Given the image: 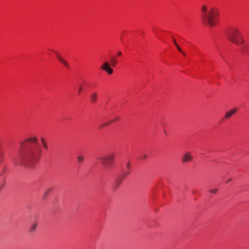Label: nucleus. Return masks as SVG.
<instances>
[{
    "label": "nucleus",
    "instance_id": "a211bd4d",
    "mask_svg": "<svg viewBox=\"0 0 249 249\" xmlns=\"http://www.w3.org/2000/svg\"><path fill=\"white\" fill-rule=\"evenodd\" d=\"M174 43H175V45H176V46L177 47L178 50L180 52L182 53L184 56H185V54L183 52H182V51H181V48H180V47L178 46V45L177 44V43L176 42L175 40H174Z\"/></svg>",
    "mask_w": 249,
    "mask_h": 249
},
{
    "label": "nucleus",
    "instance_id": "f03ea898",
    "mask_svg": "<svg viewBox=\"0 0 249 249\" xmlns=\"http://www.w3.org/2000/svg\"><path fill=\"white\" fill-rule=\"evenodd\" d=\"M218 12L216 9L212 8L208 11L206 5H203L201 7V19L205 24L210 27L214 26L217 22Z\"/></svg>",
    "mask_w": 249,
    "mask_h": 249
},
{
    "label": "nucleus",
    "instance_id": "dca6fc26",
    "mask_svg": "<svg viewBox=\"0 0 249 249\" xmlns=\"http://www.w3.org/2000/svg\"><path fill=\"white\" fill-rule=\"evenodd\" d=\"M52 188H49L44 194L42 199H45L47 196L49 194V193L52 190Z\"/></svg>",
    "mask_w": 249,
    "mask_h": 249
},
{
    "label": "nucleus",
    "instance_id": "9d476101",
    "mask_svg": "<svg viewBox=\"0 0 249 249\" xmlns=\"http://www.w3.org/2000/svg\"><path fill=\"white\" fill-rule=\"evenodd\" d=\"M55 53L56 55V57H57V59H58V60L61 63H62L65 67L69 68V65L68 63H67V62L66 60H65L64 59H63L57 53L55 52Z\"/></svg>",
    "mask_w": 249,
    "mask_h": 249
},
{
    "label": "nucleus",
    "instance_id": "20e7f679",
    "mask_svg": "<svg viewBox=\"0 0 249 249\" xmlns=\"http://www.w3.org/2000/svg\"><path fill=\"white\" fill-rule=\"evenodd\" d=\"M115 155L113 153H109L103 157H98L97 159L101 160V163L106 169H109L114 160Z\"/></svg>",
    "mask_w": 249,
    "mask_h": 249
},
{
    "label": "nucleus",
    "instance_id": "aec40b11",
    "mask_svg": "<svg viewBox=\"0 0 249 249\" xmlns=\"http://www.w3.org/2000/svg\"><path fill=\"white\" fill-rule=\"evenodd\" d=\"M84 158L83 156H79L77 157V160L79 163H82L84 161Z\"/></svg>",
    "mask_w": 249,
    "mask_h": 249
},
{
    "label": "nucleus",
    "instance_id": "0eeeda50",
    "mask_svg": "<svg viewBox=\"0 0 249 249\" xmlns=\"http://www.w3.org/2000/svg\"><path fill=\"white\" fill-rule=\"evenodd\" d=\"M193 159L191 152H186L181 158V161L183 163L190 161Z\"/></svg>",
    "mask_w": 249,
    "mask_h": 249
},
{
    "label": "nucleus",
    "instance_id": "f3484780",
    "mask_svg": "<svg viewBox=\"0 0 249 249\" xmlns=\"http://www.w3.org/2000/svg\"><path fill=\"white\" fill-rule=\"evenodd\" d=\"M130 166H131V164L130 163V162H128L126 165V169L125 168H124L123 169V171H124V170H125V171H129V173H130Z\"/></svg>",
    "mask_w": 249,
    "mask_h": 249
},
{
    "label": "nucleus",
    "instance_id": "412c9836",
    "mask_svg": "<svg viewBox=\"0 0 249 249\" xmlns=\"http://www.w3.org/2000/svg\"><path fill=\"white\" fill-rule=\"evenodd\" d=\"M209 192L211 193L216 194L218 192V189L216 188L210 189Z\"/></svg>",
    "mask_w": 249,
    "mask_h": 249
},
{
    "label": "nucleus",
    "instance_id": "423d86ee",
    "mask_svg": "<svg viewBox=\"0 0 249 249\" xmlns=\"http://www.w3.org/2000/svg\"><path fill=\"white\" fill-rule=\"evenodd\" d=\"M101 69L107 72L109 74L113 73V70L110 68L108 62H105L101 66Z\"/></svg>",
    "mask_w": 249,
    "mask_h": 249
},
{
    "label": "nucleus",
    "instance_id": "393cba45",
    "mask_svg": "<svg viewBox=\"0 0 249 249\" xmlns=\"http://www.w3.org/2000/svg\"><path fill=\"white\" fill-rule=\"evenodd\" d=\"M121 54H122V53H121V52H119L118 53V55L119 56H121Z\"/></svg>",
    "mask_w": 249,
    "mask_h": 249
},
{
    "label": "nucleus",
    "instance_id": "1a4fd4ad",
    "mask_svg": "<svg viewBox=\"0 0 249 249\" xmlns=\"http://www.w3.org/2000/svg\"><path fill=\"white\" fill-rule=\"evenodd\" d=\"M89 100L91 103L96 102L98 100V93L96 92H92L90 94Z\"/></svg>",
    "mask_w": 249,
    "mask_h": 249
},
{
    "label": "nucleus",
    "instance_id": "f8f14e48",
    "mask_svg": "<svg viewBox=\"0 0 249 249\" xmlns=\"http://www.w3.org/2000/svg\"><path fill=\"white\" fill-rule=\"evenodd\" d=\"M118 120V118H116L114 120H113L112 121H109L107 123H104V124H100L99 126V129H102V128H103L104 127H106L107 126V125H108V124H110L114 122V121H116Z\"/></svg>",
    "mask_w": 249,
    "mask_h": 249
},
{
    "label": "nucleus",
    "instance_id": "39448f33",
    "mask_svg": "<svg viewBox=\"0 0 249 249\" xmlns=\"http://www.w3.org/2000/svg\"><path fill=\"white\" fill-rule=\"evenodd\" d=\"M129 174V171L124 170V172L120 175L118 176L114 182L113 184L114 189H117L118 187L121 184L124 178Z\"/></svg>",
    "mask_w": 249,
    "mask_h": 249
},
{
    "label": "nucleus",
    "instance_id": "7ed1b4c3",
    "mask_svg": "<svg viewBox=\"0 0 249 249\" xmlns=\"http://www.w3.org/2000/svg\"><path fill=\"white\" fill-rule=\"evenodd\" d=\"M226 36L230 41L237 45H241L244 42L241 32L236 26L229 28L226 32Z\"/></svg>",
    "mask_w": 249,
    "mask_h": 249
},
{
    "label": "nucleus",
    "instance_id": "9b49d317",
    "mask_svg": "<svg viewBox=\"0 0 249 249\" xmlns=\"http://www.w3.org/2000/svg\"><path fill=\"white\" fill-rule=\"evenodd\" d=\"M236 111V109H233L226 112L225 114V118L227 119L230 118Z\"/></svg>",
    "mask_w": 249,
    "mask_h": 249
},
{
    "label": "nucleus",
    "instance_id": "4468645a",
    "mask_svg": "<svg viewBox=\"0 0 249 249\" xmlns=\"http://www.w3.org/2000/svg\"><path fill=\"white\" fill-rule=\"evenodd\" d=\"M118 60L116 58L111 57L110 58L111 65L112 67H115L118 64Z\"/></svg>",
    "mask_w": 249,
    "mask_h": 249
},
{
    "label": "nucleus",
    "instance_id": "ddd939ff",
    "mask_svg": "<svg viewBox=\"0 0 249 249\" xmlns=\"http://www.w3.org/2000/svg\"><path fill=\"white\" fill-rule=\"evenodd\" d=\"M37 227V224L36 223H33L32 224L30 227L29 228V230H28V231L30 232V233H32L36 229Z\"/></svg>",
    "mask_w": 249,
    "mask_h": 249
},
{
    "label": "nucleus",
    "instance_id": "4be33fe9",
    "mask_svg": "<svg viewBox=\"0 0 249 249\" xmlns=\"http://www.w3.org/2000/svg\"><path fill=\"white\" fill-rule=\"evenodd\" d=\"M147 155L146 154H144V155L142 156L140 158L141 159H145L147 158Z\"/></svg>",
    "mask_w": 249,
    "mask_h": 249
},
{
    "label": "nucleus",
    "instance_id": "2eb2a0df",
    "mask_svg": "<svg viewBox=\"0 0 249 249\" xmlns=\"http://www.w3.org/2000/svg\"><path fill=\"white\" fill-rule=\"evenodd\" d=\"M41 142H42V144L44 148L46 149H48V145H47V142H46L45 139L43 138H41Z\"/></svg>",
    "mask_w": 249,
    "mask_h": 249
},
{
    "label": "nucleus",
    "instance_id": "6e6552de",
    "mask_svg": "<svg viewBox=\"0 0 249 249\" xmlns=\"http://www.w3.org/2000/svg\"><path fill=\"white\" fill-rule=\"evenodd\" d=\"M241 53L243 55H246L249 53V44L246 43L241 48Z\"/></svg>",
    "mask_w": 249,
    "mask_h": 249
},
{
    "label": "nucleus",
    "instance_id": "6ab92c4d",
    "mask_svg": "<svg viewBox=\"0 0 249 249\" xmlns=\"http://www.w3.org/2000/svg\"><path fill=\"white\" fill-rule=\"evenodd\" d=\"M174 43H175V45H176V46L177 47L178 50L180 52L182 53L184 56H185V54L183 52H182V51H181V48H180V47L178 46V45L177 44V43L176 42L175 40H174Z\"/></svg>",
    "mask_w": 249,
    "mask_h": 249
},
{
    "label": "nucleus",
    "instance_id": "5701e85b",
    "mask_svg": "<svg viewBox=\"0 0 249 249\" xmlns=\"http://www.w3.org/2000/svg\"><path fill=\"white\" fill-rule=\"evenodd\" d=\"M83 90V87L82 85L80 86L79 88V94Z\"/></svg>",
    "mask_w": 249,
    "mask_h": 249
},
{
    "label": "nucleus",
    "instance_id": "b1692460",
    "mask_svg": "<svg viewBox=\"0 0 249 249\" xmlns=\"http://www.w3.org/2000/svg\"><path fill=\"white\" fill-rule=\"evenodd\" d=\"M231 178H230L227 181H226V183H228V182H229L230 181H231Z\"/></svg>",
    "mask_w": 249,
    "mask_h": 249
},
{
    "label": "nucleus",
    "instance_id": "f257e3e1",
    "mask_svg": "<svg viewBox=\"0 0 249 249\" xmlns=\"http://www.w3.org/2000/svg\"><path fill=\"white\" fill-rule=\"evenodd\" d=\"M19 155L13 159L15 165L32 167L39 160L41 156V146L35 137H31L20 142Z\"/></svg>",
    "mask_w": 249,
    "mask_h": 249
}]
</instances>
